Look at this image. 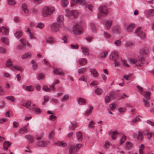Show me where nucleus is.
Wrapping results in <instances>:
<instances>
[{
	"mask_svg": "<svg viewBox=\"0 0 154 154\" xmlns=\"http://www.w3.org/2000/svg\"><path fill=\"white\" fill-rule=\"evenodd\" d=\"M109 58L113 60L115 67L119 66L120 62L122 61V59L119 57L118 53L116 51H113L110 54Z\"/></svg>",
	"mask_w": 154,
	"mask_h": 154,
	"instance_id": "obj_1",
	"label": "nucleus"
},
{
	"mask_svg": "<svg viewBox=\"0 0 154 154\" xmlns=\"http://www.w3.org/2000/svg\"><path fill=\"white\" fill-rule=\"evenodd\" d=\"M54 8H50L48 7H45L42 9V15L44 17H47L51 15L52 13L55 11Z\"/></svg>",
	"mask_w": 154,
	"mask_h": 154,
	"instance_id": "obj_2",
	"label": "nucleus"
},
{
	"mask_svg": "<svg viewBox=\"0 0 154 154\" xmlns=\"http://www.w3.org/2000/svg\"><path fill=\"white\" fill-rule=\"evenodd\" d=\"M61 26H61L60 24L56 22L51 23L50 25L51 29L55 32H58Z\"/></svg>",
	"mask_w": 154,
	"mask_h": 154,
	"instance_id": "obj_3",
	"label": "nucleus"
},
{
	"mask_svg": "<svg viewBox=\"0 0 154 154\" xmlns=\"http://www.w3.org/2000/svg\"><path fill=\"white\" fill-rule=\"evenodd\" d=\"M73 31L76 34H80L82 32V27L80 25L78 24L75 25L73 27Z\"/></svg>",
	"mask_w": 154,
	"mask_h": 154,
	"instance_id": "obj_4",
	"label": "nucleus"
},
{
	"mask_svg": "<svg viewBox=\"0 0 154 154\" xmlns=\"http://www.w3.org/2000/svg\"><path fill=\"white\" fill-rule=\"evenodd\" d=\"M141 28V27H138L135 30L134 33H137L141 39H144L146 37V35L143 32L140 31Z\"/></svg>",
	"mask_w": 154,
	"mask_h": 154,
	"instance_id": "obj_5",
	"label": "nucleus"
},
{
	"mask_svg": "<svg viewBox=\"0 0 154 154\" xmlns=\"http://www.w3.org/2000/svg\"><path fill=\"white\" fill-rule=\"evenodd\" d=\"M99 10L100 12L104 15H106L108 14V10L105 6H101Z\"/></svg>",
	"mask_w": 154,
	"mask_h": 154,
	"instance_id": "obj_6",
	"label": "nucleus"
},
{
	"mask_svg": "<svg viewBox=\"0 0 154 154\" xmlns=\"http://www.w3.org/2000/svg\"><path fill=\"white\" fill-rule=\"evenodd\" d=\"M57 22L58 23L60 24L61 26H62L64 27L63 21L64 20L63 16L62 15H59L58 16L57 19Z\"/></svg>",
	"mask_w": 154,
	"mask_h": 154,
	"instance_id": "obj_7",
	"label": "nucleus"
},
{
	"mask_svg": "<svg viewBox=\"0 0 154 154\" xmlns=\"http://www.w3.org/2000/svg\"><path fill=\"white\" fill-rule=\"evenodd\" d=\"M74 2L82 4L83 5H85V3L84 0H72V2L71 3V6L72 7L74 6V5H75V4H74Z\"/></svg>",
	"mask_w": 154,
	"mask_h": 154,
	"instance_id": "obj_8",
	"label": "nucleus"
},
{
	"mask_svg": "<svg viewBox=\"0 0 154 154\" xmlns=\"http://www.w3.org/2000/svg\"><path fill=\"white\" fill-rule=\"evenodd\" d=\"M89 72L91 73V75L92 74L94 77H97L98 75V73L97 71L94 68L89 69Z\"/></svg>",
	"mask_w": 154,
	"mask_h": 154,
	"instance_id": "obj_9",
	"label": "nucleus"
},
{
	"mask_svg": "<svg viewBox=\"0 0 154 154\" xmlns=\"http://www.w3.org/2000/svg\"><path fill=\"white\" fill-rule=\"evenodd\" d=\"M78 61L80 65L83 66L87 63V60L85 58H81L79 59Z\"/></svg>",
	"mask_w": 154,
	"mask_h": 154,
	"instance_id": "obj_10",
	"label": "nucleus"
},
{
	"mask_svg": "<svg viewBox=\"0 0 154 154\" xmlns=\"http://www.w3.org/2000/svg\"><path fill=\"white\" fill-rule=\"evenodd\" d=\"M54 74H57L60 75H63L64 73L60 69H56L54 71Z\"/></svg>",
	"mask_w": 154,
	"mask_h": 154,
	"instance_id": "obj_11",
	"label": "nucleus"
},
{
	"mask_svg": "<svg viewBox=\"0 0 154 154\" xmlns=\"http://www.w3.org/2000/svg\"><path fill=\"white\" fill-rule=\"evenodd\" d=\"M77 101L79 105H84L86 103L85 100L82 97L78 98L77 100Z\"/></svg>",
	"mask_w": 154,
	"mask_h": 154,
	"instance_id": "obj_12",
	"label": "nucleus"
},
{
	"mask_svg": "<svg viewBox=\"0 0 154 154\" xmlns=\"http://www.w3.org/2000/svg\"><path fill=\"white\" fill-rule=\"evenodd\" d=\"M77 152V150L74 146H70L69 149V154H75Z\"/></svg>",
	"mask_w": 154,
	"mask_h": 154,
	"instance_id": "obj_13",
	"label": "nucleus"
},
{
	"mask_svg": "<svg viewBox=\"0 0 154 154\" xmlns=\"http://www.w3.org/2000/svg\"><path fill=\"white\" fill-rule=\"evenodd\" d=\"M11 145V143L8 141H5L3 143V149L5 150H7L8 147Z\"/></svg>",
	"mask_w": 154,
	"mask_h": 154,
	"instance_id": "obj_14",
	"label": "nucleus"
},
{
	"mask_svg": "<svg viewBox=\"0 0 154 154\" xmlns=\"http://www.w3.org/2000/svg\"><path fill=\"white\" fill-rule=\"evenodd\" d=\"M81 49L83 53L85 55H88L89 50V49L85 47L82 46L81 47Z\"/></svg>",
	"mask_w": 154,
	"mask_h": 154,
	"instance_id": "obj_15",
	"label": "nucleus"
},
{
	"mask_svg": "<svg viewBox=\"0 0 154 154\" xmlns=\"http://www.w3.org/2000/svg\"><path fill=\"white\" fill-rule=\"evenodd\" d=\"M37 144L39 147H45L47 146V142H45V141H40L38 142Z\"/></svg>",
	"mask_w": 154,
	"mask_h": 154,
	"instance_id": "obj_16",
	"label": "nucleus"
},
{
	"mask_svg": "<svg viewBox=\"0 0 154 154\" xmlns=\"http://www.w3.org/2000/svg\"><path fill=\"white\" fill-rule=\"evenodd\" d=\"M135 24H131L128 25L126 29L127 30L128 32H131L133 31L135 26Z\"/></svg>",
	"mask_w": 154,
	"mask_h": 154,
	"instance_id": "obj_17",
	"label": "nucleus"
},
{
	"mask_svg": "<svg viewBox=\"0 0 154 154\" xmlns=\"http://www.w3.org/2000/svg\"><path fill=\"white\" fill-rule=\"evenodd\" d=\"M150 92L149 91L145 92L143 95L144 97L147 100L150 99Z\"/></svg>",
	"mask_w": 154,
	"mask_h": 154,
	"instance_id": "obj_18",
	"label": "nucleus"
},
{
	"mask_svg": "<svg viewBox=\"0 0 154 154\" xmlns=\"http://www.w3.org/2000/svg\"><path fill=\"white\" fill-rule=\"evenodd\" d=\"M76 136L78 140L79 141H81L82 140V134L80 131H78L76 133Z\"/></svg>",
	"mask_w": 154,
	"mask_h": 154,
	"instance_id": "obj_19",
	"label": "nucleus"
},
{
	"mask_svg": "<svg viewBox=\"0 0 154 154\" xmlns=\"http://www.w3.org/2000/svg\"><path fill=\"white\" fill-rule=\"evenodd\" d=\"M118 134L119 133L117 131L115 130L113 131L112 132V134L111 136L112 139L113 140H115L117 138L116 135Z\"/></svg>",
	"mask_w": 154,
	"mask_h": 154,
	"instance_id": "obj_20",
	"label": "nucleus"
},
{
	"mask_svg": "<svg viewBox=\"0 0 154 154\" xmlns=\"http://www.w3.org/2000/svg\"><path fill=\"white\" fill-rule=\"evenodd\" d=\"M95 94L98 95H100L102 93V90L101 89L97 87L96 89L94 91Z\"/></svg>",
	"mask_w": 154,
	"mask_h": 154,
	"instance_id": "obj_21",
	"label": "nucleus"
},
{
	"mask_svg": "<svg viewBox=\"0 0 154 154\" xmlns=\"http://www.w3.org/2000/svg\"><path fill=\"white\" fill-rule=\"evenodd\" d=\"M25 137L30 143H32L33 141V137L30 135H26L25 136Z\"/></svg>",
	"mask_w": 154,
	"mask_h": 154,
	"instance_id": "obj_22",
	"label": "nucleus"
},
{
	"mask_svg": "<svg viewBox=\"0 0 154 154\" xmlns=\"http://www.w3.org/2000/svg\"><path fill=\"white\" fill-rule=\"evenodd\" d=\"M22 32L21 31H17L14 33L15 36L17 38H20L22 36Z\"/></svg>",
	"mask_w": 154,
	"mask_h": 154,
	"instance_id": "obj_23",
	"label": "nucleus"
},
{
	"mask_svg": "<svg viewBox=\"0 0 154 154\" xmlns=\"http://www.w3.org/2000/svg\"><path fill=\"white\" fill-rule=\"evenodd\" d=\"M87 70V68L86 67H83L79 69L78 70V72L79 74H82L85 72Z\"/></svg>",
	"mask_w": 154,
	"mask_h": 154,
	"instance_id": "obj_24",
	"label": "nucleus"
},
{
	"mask_svg": "<svg viewBox=\"0 0 154 154\" xmlns=\"http://www.w3.org/2000/svg\"><path fill=\"white\" fill-rule=\"evenodd\" d=\"M59 83V81L58 80H56L51 85L50 87L52 88V91H54L55 90V89L54 88V86L55 85L58 84Z\"/></svg>",
	"mask_w": 154,
	"mask_h": 154,
	"instance_id": "obj_25",
	"label": "nucleus"
},
{
	"mask_svg": "<svg viewBox=\"0 0 154 154\" xmlns=\"http://www.w3.org/2000/svg\"><path fill=\"white\" fill-rule=\"evenodd\" d=\"M6 98L12 102H15L16 100L15 98L13 96H7L6 97Z\"/></svg>",
	"mask_w": 154,
	"mask_h": 154,
	"instance_id": "obj_26",
	"label": "nucleus"
},
{
	"mask_svg": "<svg viewBox=\"0 0 154 154\" xmlns=\"http://www.w3.org/2000/svg\"><path fill=\"white\" fill-rule=\"evenodd\" d=\"M109 95L112 98L114 99L117 96L116 93L113 91H112L110 92Z\"/></svg>",
	"mask_w": 154,
	"mask_h": 154,
	"instance_id": "obj_27",
	"label": "nucleus"
},
{
	"mask_svg": "<svg viewBox=\"0 0 154 154\" xmlns=\"http://www.w3.org/2000/svg\"><path fill=\"white\" fill-rule=\"evenodd\" d=\"M27 132V130L26 127H23L20 129L19 131V133L21 134H23L24 133H26Z\"/></svg>",
	"mask_w": 154,
	"mask_h": 154,
	"instance_id": "obj_28",
	"label": "nucleus"
},
{
	"mask_svg": "<svg viewBox=\"0 0 154 154\" xmlns=\"http://www.w3.org/2000/svg\"><path fill=\"white\" fill-rule=\"evenodd\" d=\"M54 144L56 145H57L58 146H66V145H67V144L66 143H64L63 142H55L54 143Z\"/></svg>",
	"mask_w": 154,
	"mask_h": 154,
	"instance_id": "obj_29",
	"label": "nucleus"
},
{
	"mask_svg": "<svg viewBox=\"0 0 154 154\" xmlns=\"http://www.w3.org/2000/svg\"><path fill=\"white\" fill-rule=\"evenodd\" d=\"M50 88H48V86L46 85H44L42 87V90L45 91L49 92L52 91V88L50 87Z\"/></svg>",
	"mask_w": 154,
	"mask_h": 154,
	"instance_id": "obj_30",
	"label": "nucleus"
},
{
	"mask_svg": "<svg viewBox=\"0 0 154 154\" xmlns=\"http://www.w3.org/2000/svg\"><path fill=\"white\" fill-rule=\"evenodd\" d=\"M55 41V38L52 37H49L47 39L46 42L50 44L54 43Z\"/></svg>",
	"mask_w": 154,
	"mask_h": 154,
	"instance_id": "obj_31",
	"label": "nucleus"
},
{
	"mask_svg": "<svg viewBox=\"0 0 154 154\" xmlns=\"http://www.w3.org/2000/svg\"><path fill=\"white\" fill-rule=\"evenodd\" d=\"M2 42L7 45H9V41L8 38H7L3 37L1 38Z\"/></svg>",
	"mask_w": 154,
	"mask_h": 154,
	"instance_id": "obj_32",
	"label": "nucleus"
},
{
	"mask_svg": "<svg viewBox=\"0 0 154 154\" xmlns=\"http://www.w3.org/2000/svg\"><path fill=\"white\" fill-rule=\"evenodd\" d=\"M140 119L139 116L136 117L134 119H133L131 122L133 123H136L137 122L140 121Z\"/></svg>",
	"mask_w": 154,
	"mask_h": 154,
	"instance_id": "obj_33",
	"label": "nucleus"
},
{
	"mask_svg": "<svg viewBox=\"0 0 154 154\" xmlns=\"http://www.w3.org/2000/svg\"><path fill=\"white\" fill-rule=\"evenodd\" d=\"M31 57V53H26L21 56V57L22 59H25L28 57Z\"/></svg>",
	"mask_w": 154,
	"mask_h": 154,
	"instance_id": "obj_34",
	"label": "nucleus"
},
{
	"mask_svg": "<svg viewBox=\"0 0 154 154\" xmlns=\"http://www.w3.org/2000/svg\"><path fill=\"white\" fill-rule=\"evenodd\" d=\"M70 13L74 17H76L78 15V12L77 11H70Z\"/></svg>",
	"mask_w": 154,
	"mask_h": 154,
	"instance_id": "obj_35",
	"label": "nucleus"
},
{
	"mask_svg": "<svg viewBox=\"0 0 154 154\" xmlns=\"http://www.w3.org/2000/svg\"><path fill=\"white\" fill-rule=\"evenodd\" d=\"M138 134L137 137V139L139 140H141L143 139V134L140 131H138Z\"/></svg>",
	"mask_w": 154,
	"mask_h": 154,
	"instance_id": "obj_36",
	"label": "nucleus"
},
{
	"mask_svg": "<svg viewBox=\"0 0 154 154\" xmlns=\"http://www.w3.org/2000/svg\"><path fill=\"white\" fill-rule=\"evenodd\" d=\"M112 21L111 20L108 21L106 22V27L107 29H109L111 26Z\"/></svg>",
	"mask_w": 154,
	"mask_h": 154,
	"instance_id": "obj_37",
	"label": "nucleus"
},
{
	"mask_svg": "<svg viewBox=\"0 0 154 154\" xmlns=\"http://www.w3.org/2000/svg\"><path fill=\"white\" fill-rule=\"evenodd\" d=\"M31 102L30 101H27L25 103L22 104V106L26 107V108H28L31 104Z\"/></svg>",
	"mask_w": 154,
	"mask_h": 154,
	"instance_id": "obj_38",
	"label": "nucleus"
},
{
	"mask_svg": "<svg viewBox=\"0 0 154 154\" xmlns=\"http://www.w3.org/2000/svg\"><path fill=\"white\" fill-rule=\"evenodd\" d=\"M145 59L142 55H140L138 56L137 58V60L141 62V63H144V60Z\"/></svg>",
	"mask_w": 154,
	"mask_h": 154,
	"instance_id": "obj_39",
	"label": "nucleus"
},
{
	"mask_svg": "<svg viewBox=\"0 0 154 154\" xmlns=\"http://www.w3.org/2000/svg\"><path fill=\"white\" fill-rule=\"evenodd\" d=\"M93 108L92 106L90 107L89 110H87L85 112V114L87 116L90 115L91 113Z\"/></svg>",
	"mask_w": 154,
	"mask_h": 154,
	"instance_id": "obj_40",
	"label": "nucleus"
},
{
	"mask_svg": "<svg viewBox=\"0 0 154 154\" xmlns=\"http://www.w3.org/2000/svg\"><path fill=\"white\" fill-rule=\"evenodd\" d=\"M95 124V123L93 121H91L89 122V123L88 125V127L89 128H94V125Z\"/></svg>",
	"mask_w": 154,
	"mask_h": 154,
	"instance_id": "obj_41",
	"label": "nucleus"
},
{
	"mask_svg": "<svg viewBox=\"0 0 154 154\" xmlns=\"http://www.w3.org/2000/svg\"><path fill=\"white\" fill-rule=\"evenodd\" d=\"M141 53L143 54H147L149 52L148 49L147 48H145L141 50Z\"/></svg>",
	"mask_w": 154,
	"mask_h": 154,
	"instance_id": "obj_42",
	"label": "nucleus"
},
{
	"mask_svg": "<svg viewBox=\"0 0 154 154\" xmlns=\"http://www.w3.org/2000/svg\"><path fill=\"white\" fill-rule=\"evenodd\" d=\"M12 62L11 60L9 59L6 62L5 65L7 67H9L12 66Z\"/></svg>",
	"mask_w": 154,
	"mask_h": 154,
	"instance_id": "obj_43",
	"label": "nucleus"
},
{
	"mask_svg": "<svg viewBox=\"0 0 154 154\" xmlns=\"http://www.w3.org/2000/svg\"><path fill=\"white\" fill-rule=\"evenodd\" d=\"M25 89L26 90L29 91H33L34 90V88L32 86H26L25 88Z\"/></svg>",
	"mask_w": 154,
	"mask_h": 154,
	"instance_id": "obj_44",
	"label": "nucleus"
},
{
	"mask_svg": "<svg viewBox=\"0 0 154 154\" xmlns=\"http://www.w3.org/2000/svg\"><path fill=\"white\" fill-rule=\"evenodd\" d=\"M68 3L69 2L68 0H62V5L63 7H66Z\"/></svg>",
	"mask_w": 154,
	"mask_h": 154,
	"instance_id": "obj_45",
	"label": "nucleus"
},
{
	"mask_svg": "<svg viewBox=\"0 0 154 154\" xmlns=\"http://www.w3.org/2000/svg\"><path fill=\"white\" fill-rule=\"evenodd\" d=\"M126 139V136H125L123 134V136L122 137V138L120 139V144H122L125 141Z\"/></svg>",
	"mask_w": 154,
	"mask_h": 154,
	"instance_id": "obj_46",
	"label": "nucleus"
},
{
	"mask_svg": "<svg viewBox=\"0 0 154 154\" xmlns=\"http://www.w3.org/2000/svg\"><path fill=\"white\" fill-rule=\"evenodd\" d=\"M45 75L42 73L39 74L38 76L37 79L38 80L42 79L44 78Z\"/></svg>",
	"mask_w": 154,
	"mask_h": 154,
	"instance_id": "obj_47",
	"label": "nucleus"
},
{
	"mask_svg": "<svg viewBox=\"0 0 154 154\" xmlns=\"http://www.w3.org/2000/svg\"><path fill=\"white\" fill-rule=\"evenodd\" d=\"M44 26L45 25L44 23L41 22H40L38 23L36 27H38L40 29H42L44 27Z\"/></svg>",
	"mask_w": 154,
	"mask_h": 154,
	"instance_id": "obj_48",
	"label": "nucleus"
},
{
	"mask_svg": "<svg viewBox=\"0 0 154 154\" xmlns=\"http://www.w3.org/2000/svg\"><path fill=\"white\" fill-rule=\"evenodd\" d=\"M54 131H51L49 134L48 135V137L49 139H51L54 137Z\"/></svg>",
	"mask_w": 154,
	"mask_h": 154,
	"instance_id": "obj_49",
	"label": "nucleus"
},
{
	"mask_svg": "<svg viewBox=\"0 0 154 154\" xmlns=\"http://www.w3.org/2000/svg\"><path fill=\"white\" fill-rule=\"evenodd\" d=\"M143 100L145 106L147 107H149V103L147 100L143 98Z\"/></svg>",
	"mask_w": 154,
	"mask_h": 154,
	"instance_id": "obj_50",
	"label": "nucleus"
},
{
	"mask_svg": "<svg viewBox=\"0 0 154 154\" xmlns=\"http://www.w3.org/2000/svg\"><path fill=\"white\" fill-rule=\"evenodd\" d=\"M69 98L68 95L65 94L64 95L62 99L61 100L62 102H64L67 100Z\"/></svg>",
	"mask_w": 154,
	"mask_h": 154,
	"instance_id": "obj_51",
	"label": "nucleus"
},
{
	"mask_svg": "<svg viewBox=\"0 0 154 154\" xmlns=\"http://www.w3.org/2000/svg\"><path fill=\"white\" fill-rule=\"evenodd\" d=\"M108 52L106 51H105L102 52L100 54L101 57L102 58H104L107 55Z\"/></svg>",
	"mask_w": 154,
	"mask_h": 154,
	"instance_id": "obj_52",
	"label": "nucleus"
},
{
	"mask_svg": "<svg viewBox=\"0 0 154 154\" xmlns=\"http://www.w3.org/2000/svg\"><path fill=\"white\" fill-rule=\"evenodd\" d=\"M6 52V50L5 48L2 47H0V53L2 54H5Z\"/></svg>",
	"mask_w": 154,
	"mask_h": 154,
	"instance_id": "obj_53",
	"label": "nucleus"
},
{
	"mask_svg": "<svg viewBox=\"0 0 154 154\" xmlns=\"http://www.w3.org/2000/svg\"><path fill=\"white\" fill-rule=\"evenodd\" d=\"M8 4L10 5H14L16 4L14 0H8Z\"/></svg>",
	"mask_w": 154,
	"mask_h": 154,
	"instance_id": "obj_54",
	"label": "nucleus"
},
{
	"mask_svg": "<svg viewBox=\"0 0 154 154\" xmlns=\"http://www.w3.org/2000/svg\"><path fill=\"white\" fill-rule=\"evenodd\" d=\"M5 92L2 87L0 86V95L3 96L5 94Z\"/></svg>",
	"mask_w": 154,
	"mask_h": 154,
	"instance_id": "obj_55",
	"label": "nucleus"
},
{
	"mask_svg": "<svg viewBox=\"0 0 154 154\" xmlns=\"http://www.w3.org/2000/svg\"><path fill=\"white\" fill-rule=\"evenodd\" d=\"M70 47L71 48L74 49H77L79 48V46L78 44H76L75 45H71Z\"/></svg>",
	"mask_w": 154,
	"mask_h": 154,
	"instance_id": "obj_56",
	"label": "nucleus"
},
{
	"mask_svg": "<svg viewBox=\"0 0 154 154\" xmlns=\"http://www.w3.org/2000/svg\"><path fill=\"white\" fill-rule=\"evenodd\" d=\"M106 103H109L110 101V97L108 96H106L105 98Z\"/></svg>",
	"mask_w": 154,
	"mask_h": 154,
	"instance_id": "obj_57",
	"label": "nucleus"
},
{
	"mask_svg": "<svg viewBox=\"0 0 154 154\" xmlns=\"http://www.w3.org/2000/svg\"><path fill=\"white\" fill-rule=\"evenodd\" d=\"M147 138L148 139H150L152 137V133L147 132L146 133Z\"/></svg>",
	"mask_w": 154,
	"mask_h": 154,
	"instance_id": "obj_58",
	"label": "nucleus"
},
{
	"mask_svg": "<svg viewBox=\"0 0 154 154\" xmlns=\"http://www.w3.org/2000/svg\"><path fill=\"white\" fill-rule=\"evenodd\" d=\"M115 44L117 46H120L121 45V41L119 40H117L114 42Z\"/></svg>",
	"mask_w": 154,
	"mask_h": 154,
	"instance_id": "obj_59",
	"label": "nucleus"
},
{
	"mask_svg": "<svg viewBox=\"0 0 154 154\" xmlns=\"http://www.w3.org/2000/svg\"><path fill=\"white\" fill-rule=\"evenodd\" d=\"M132 144L129 142H127L126 143V147L127 148L129 149L131 147Z\"/></svg>",
	"mask_w": 154,
	"mask_h": 154,
	"instance_id": "obj_60",
	"label": "nucleus"
},
{
	"mask_svg": "<svg viewBox=\"0 0 154 154\" xmlns=\"http://www.w3.org/2000/svg\"><path fill=\"white\" fill-rule=\"evenodd\" d=\"M118 110L119 112L121 113H122L124 112L125 111V109L124 108L120 107L118 109Z\"/></svg>",
	"mask_w": 154,
	"mask_h": 154,
	"instance_id": "obj_61",
	"label": "nucleus"
},
{
	"mask_svg": "<svg viewBox=\"0 0 154 154\" xmlns=\"http://www.w3.org/2000/svg\"><path fill=\"white\" fill-rule=\"evenodd\" d=\"M146 122L148 124H149L151 126L154 127V122L151 120H147L146 121Z\"/></svg>",
	"mask_w": 154,
	"mask_h": 154,
	"instance_id": "obj_62",
	"label": "nucleus"
},
{
	"mask_svg": "<svg viewBox=\"0 0 154 154\" xmlns=\"http://www.w3.org/2000/svg\"><path fill=\"white\" fill-rule=\"evenodd\" d=\"M42 112L41 110L40 109L38 108H36L35 109V114H37Z\"/></svg>",
	"mask_w": 154,
	"mask_h": 154,
	"instance_id": "obj_63",
	"label": "nucleus"
},
{
	"mask_svg": "<svg viewBox=\"0 0 154 154\" xmlns=\"http://www.w3.org/2000/svg\"><path fill=\"white\" fill-rule=\"evenodd\" d=\"M20 42L23 45H26V40L24 38H22L20 39Z\"/></svg>",
	"mask_w": 154,
	"mask_h": 154,
	"instance_id": "obj_64",
	"label": "nucleus"
}]
</instances>
